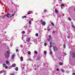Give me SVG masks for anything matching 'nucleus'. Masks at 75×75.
<instances>
[{
  "instance_id": "1",
  "label": "nucleus",
  "mask_w": 75,
  "mask_h": 75,
  "mask_svg": "<svg viewBox=\"0 0 75 75\" xmlns=\"http://www.w3.org/2000/svg\"><path fill=\"white\" fill-rule=\"evenodd\" d=\"M6 48L8 50L6 52L5 54V57L6 58L8 59L10 57V56L9 55L10 54V50H9V48L8 46H6Z\"/></svg>"
},
{
  "instance_id": "2",
  "label": "nucleus",
  "mask_w": 75,
  "mask_h": 75,
  "mask_svg": "<svg viewBox=\"0 0 75 75\" xmlns=\"http://www.w3.org/2000/svg\"><path fill=\"white\" fill-rule=\"evenodd\" d=\"M53 46V49L54 51H58V48L56 47V44L54 43H52Z\"/></svg>"
},
{
  "instance_id": "3",
  "label": "nucleus",
  "mask_w": 75,
  "mask_h": 75,
  "mask_svg": "<svg viewBox=\"0 0 75 75\" xmlns=\"http://www.w3.org/2000/svg\"><path fill=\"white\" fill-rule=\"evenodd\" d=\"M10 14L9 13H7L6 15V16H7V17L8 18H9V17H12L13 16H14V15H15V13L13 14L11 16H10Z\"/></svg>"
},
{
  "instance_id": "4",
  "label": "nucleus",
  "mask_w": 75,
  "mask_h": 75,
  "mask_svg": "<svg viewBox=\"0 0 75 75\" xmlns=\"http://www.w3.org/2000/svg\"><path fill=\"white\" fill-rule=\"evenodd\" d=\"M40 22L41 24H42L44 26L46 24V23H45V22L43 21L42 20H40Z\"/></svg>"
},
{
  "instance_id": "5",
  "label": "nucleus",
  "mask_w": 75,
  "mask_h": 75,
  "mask_svg": "<svg viewBox=\"0 0 75 75\" xmlns=\"http://www.w3.org/2000/svg\"><path fill=\"white\" fill-rule=\"evenodd\" d=\"M51 36H48V38H47L48 41H50V40H51Z\"/></svg>"
},
{
  "instance_id": "6",
  "label": "nucleus",
  "mask_w": 75,
  "mask_h": 75,
  "mask_svg": "<svg viewBox=\"0 0 75 75\" xmlns=\"http://www.w3.org/2000/svg\"><path fill=\"white\" fill-rule=\"evenodd\" d=\"M15 54H13L12 55V57H11V59H14V58L15 57Z\"/></svg>"
},
{
  "instance_id": "7",
  "label": "nucleus",
  "mask_w": 75,
  "mask_h": 75,
  "mask_svg": "<svg viewBox=\"0 0 75 75\" xmlns=\"http://www.w3.org/2000/svg\"><path fill=\"white\" fill-rule=\"evenodd\" d=\"M72 28H74L73 31H75V26H74V25H72Z\"/></svg>"
},
{
  "instance_id": "8",
  "label": "nucleus",
  "mask_w": 75,
  "mask_h": 75,
  "mask_svg": "<svg viewBox=\"0 0 75 75\" xmlns=\"http://www.w3.org/2000/svg\"><path fill=\"white\" fill-rule=\"evenodd\" d=\"M27 34H29L30 33H31V30L29 29H28L27 30Z\"/></svg>"
},
{
  "instance_id": "9",
  "label": "nucleus",
  "mask_w": 75,
  "mask_h": 75,
  "mask_svg": "<svg viewBox=\"0 0 75 75\" xmlns=\"http://www.w3.org/2000/svg\"><path fill=\"white\" fill-rule=\"evenodd\" d=\"M72 55V57L73 58H75V53H73Z\"/></svg>"
},
{
  "instance_id": "10",
  "label": "nucleus",
  "mask_w": 75,
  "mask_h": 75,
  "mask_svg": "<svg viewBox=\"0 0 75 75\" xmlns=\"http://www.w3.org/2000/svg\"><path fill=\"white\" fill-rule=\"evenodd\" d=\"M33 13V11H29L28 13V14H32Z\"/></svg>"
},
{
  "instance_id": "11",
  "label": "nucleus",
  "mask_w": 75,
  "mask_h": 75,
  "mask_svg": "<svg viewBox=\"0 0 75 75\" xmlns=\"http://www.w3.org/2000/svg\"><path fill=\"white\" fill-rule=\"evenodd\" d=\"M29 41H30V38H28L26 40V41H27V42H28Z\"/></svg>"
},
{
  "instance_id": "12",
  "label": "nucleus",
  "mask_w": 75,
  "mask_h": 75,
  "mask_svg": "<svg viewBox=\"0 0 75 75\" xmlns=\"http://www.w3.org/2000/svg\"><path fill=\"white\" fill-rule=\"evenodd\" d=\"M6 44L5 43H3L1 45V46H6Z\"/></svg>"
},
{
  "instance_id": "13",
  "label": "nucleus",
  "mask_w": 75,
  "mask_h": 75,
  "mask_svg": "<svg viewBox=\"0 0 75 75\" xmlns=\"http://www.w3.org/2000/svg\"><path fill=\"white\" fill-rule=\"evenodd\" d=\"M3 37L4 39H6V38H7V37L6 35L4 36Z\"/></svg>"
},
{
  "instance_id": "14",
  "label": "nucleus",
  "mask_w": 75,
  "mask_h": 75,
  "mask_svg": "<svg viewBox=\"0 0 75 75\" xmlns=\"http://www.w3.org/2000/svg\"><path fill=\"white\" fill-rule=\"evenodd\" d=\"M47 51H44V55H46L47 54Z\"/></svg>"
},
{
  "instance_id": "15",
  "label": "nucleus",
  "mask_w": 75,
  "mask_h": 75,
  "mask_svg": "<svg viewBox=\"0 0 75 75\" xmlns=\"http://www.w3.org/2000/svg\"><path fill=\"white\" fill-rule=\"evenodd\" d=\"M16 64H12V67H16Z\"/></svg>"
},
{
  "instance_id": "16",
  "label": "nucleus",
  "mask_w": 75,
  "mask_h": 75,
  "mask_svg": "<svg viewBox=\"0 0 75 75\" xmlns=\"http://www.w3.org/2000/svg\"><path fill=\"white\" fill-rule=\"evenodd\" d=\"M20 59L21 61H23V57H21L20 58Z\"/></svg>"
},
{
  "instance_id": "17",
  "label": "nucleus",
  "mask_w": 75,
  "mask_h": 75,
  "mask_svg": "<svg viewBox=\"0 0 75 75\" xmlns=\"http://www.w3.org/2000/svg\"><path fill=\"white\" fill-rule=\"evenodd\" d=\"M15 70L16 71H17L18 70V67H16V68L15 69Z\"/></svg>"
},
{
  "instance_id": "18",
  "label": "nucleus",
  "mask_w": 75,
  "mask_h": 75,
  "mask_svg": "<svg viewBox=\"0 0 75 75\" xmlns=\"http://www.w3.org/2000/svg\"><path fill=\"white\" fill-rule=\"evenodd\" d=\"M59 64L60 65H63V63L61 62H59Z\"/></svg>"
},
{
  "instance_id": "19",
  "label": "nucleus",
  "mask_w": 75,
  "mask_h": 75,
  "mask_svg": "<svg viewBox=\"0 0 75 75\" xmlns=\"http://www.w3.org/2000/svg\"><path fill=\"white\" fill-rule=\"evenodd\" d=\"M22 18L23 19L24 18H27V17L26 16H24L22 17Z\"/></svg>"
},
{
  "instance_id": "20",
  "label": "nucleus",
  "mask_w": 75,
  "mask_h": 75,
  "mask_svg": "<svg viewBox=\"0 0 75 75\" xmlns=\"http://www.w3.org/2000/svg\"><path fill=\"white\" fill-rule=\"evenodd\" d=\"M2 72H4L5 74H6V71L5 70H2Z\"/></svg>"
},
{
  "instance_id": "21",
  "label": "nucleus",
  "mask_w": 75,
  "mask_h": 75,
  "mask_svg": "<svg viewBox=\"0 0 75 75\" xmlns=\"http://www.w3.org/2000/svg\"><path fill=\"white\" fill-rule=\"evenodd\" d=\"M6 64L4 63L3 64V67H6Z\"/></svg>"
},
{
  "instance_id": "22",
  "label": "nucleus",
  "mask_w": 75,
  "mask_h": 75,
  "mask_svg": "<svg viewBox=\"0 0 75 75\" xmlns=\"http://www.w3.org/2000/svg\"><path fill=\"white\" fill-rule=\"evenodd\" d=\"M63 47H64V48H66V45H65V44H64V45H63Z\"/></svg>"
},
{
  "instance_id": "23",
  "label": "nucleus",
  "mask_w": 75,
  "mask_h": 75,
  "mask_svg": "<svg viewBox=\"0 0 75 75\" xmlns=\"http://www.w3.org/2000/svg\"><path fill=\"white\" fill-rule=\"evenodd\" d=\"M10 45L11 46V47H12L13 46V43L12 42L10 44Z\"/></svg>"
},
{
  "instance_id": "24",
  "label": "nucleus",
  "mask_w": 75,
  "mask_h": 75,
  "mask_svg": "<svg viewBox=\"0 0 75 75\" xmlns=\"http://www.w3.org/2000/svg\"><path fill=\"white\" fill-rule=\"evenodd\" d=\"M65 5H64V4H62L60 6H61L62 7H64V6Z\"/></svg>"
},
{
  "instance_id": "25",
  "label": "nucleus",
  "mask_w": 75,
  "mask_h": 75,
  "mask_svg": "<svg viewBox=\"0 0 75 75\" xmlns=\"http://www.w3.org/2000/svg\"><path fill=\"white\" fill-rule=\"evenodd\" d=\"M47 11H47V9H45L44 11V12L45 13V12H47Z\"/></svg>"
},
{
  "instance_id": "26",
  "label": "nucleus",
  "mask_w": 75,
  "mask_h": 75,
  "mask_svg": "<svg viewBox=\"0 0 75 75\" xmlns=\"http://www.w3.org/2000/svg\"><path fill=\"white\" fill-rule=\"evenodd\" d=\"M34 53H35V54H38V52L37 51H36L35 50V51H34Z\"/></svg>"
},
{
  "instance_id": "27",
  "label": "nucleus",
  "mask_w": 75,
  "mask_h": 75,
  "mask_svg": "<svg viewBox=\"0 0 75 75\" xmlns=\"http://www.w3.org/2000/svg\"><path fill=\"white\" fill-rule=\"evenodd\" d=\"M9 62H8V61H7V60H6V64H9Z\"/></svg>"
},
{
  "instance_id": "28",
  "label": "nucleus",
  "mask_w": 75,
  "mask_h": 75,
  "mask_svg": "<svg viewBox=\"0 0 75 75\" xmlns=\"http://www.w3.org/2000/svg\"><path fill=\"white\" fill-rule=\"evenodd\" d=\"M1 18H4V16H1Z\"/></svg>"
},
{
  "instance_id": "29",
  "label": "nucleus",
  "mask_w": 75,
  "mask_h": 75,
  "mask_svg": "<svg viewBox=\"0 0 75 75\" xmlns=\"http://www.w3.org/2000/svg\"><path fill=\"white\" fill-rule=\"evenodd\" d=\"M50 54H52V52L51 50H50Z\"/></svg>"
},
{
  "instance_id": "30",
  "label": "nucleus",
  "mask_w": 75,
  "mask_h": 75,
  "mask_svg": "<svg viewBox=\"0 0 75 75\" xmlns=\"http://www.w3.org/2000/svg\"><path fill=\"white\" fill-rule=\"evenodd\" d=\"M61 72H64V70H63V69H61Z\"/></svg>"
},
{
  "instance_id": "31",
  "label": "nucleus",
  "mask_w": 75,
  "mask_h": 75,
  "mask_svg": "<svg viewBox=\"0 0 75 75\" xmlns=\"http://www.w3.org/2000/svg\"><path fill=\"white\" fill-rule=\"evenodd\" d=\"M38 40H39V41L40 42V41H41V38H38Z\"/></svg>"
},
{
  "instance_id": "32",
  "label": "nucleus",
  "mask_w": 75,
  "mask_h": 75,
  "mask_svg": "<svg viewBox=\"0 0 75 75\" xmlns=\"http://www.w3.org/2000/svg\"><path fill=\"white\" fill-rule=\"evenodd\" d=\"M29 23L30 24H31V21H29Z\"/></svg>"
},
{
  "instance_id": "33",
  "label": "nucleus",
  "mask_w": 75,
  "mask_h": 75,
  "mask_svg": "<svg viewBox=\"0 0 75 75\" xmlns=\"http://www.w3.org/2000/svg\"><path fill=\"white\" fill-rule=\"evenodd\" d=\"M51 24L53 26H54V23L53 22H52Z\"/></svg>"
},
{
  "instance_id": "34",
  "label": "nucleus",
  "mask_w": 75,
  "mask_h": 75,
  "mask_svg": "<svg viewBox=\"0 0 75 75\" xmlns=\"http://www.w3.org/2000/svg\"><path fill=\"white\" fill-rule=\"evenodd\" d=\"M35 35L36 37H38V33H36L35 34Z\"/></svg>"
},
{
  "instance_id": "35",
  "label": "nucleus",
  "mask_w": 75,
  "mask_h": 75,
  "mask_svg": "<svg viewBox=\"0 0 75 75\" xmlns=\"http://www.w3.org/2000/svg\"><path fill=\"white\" fill-rule=\"evenodd\" d=\"M22 34H25V31H23L22 32Z\"/></svg>"
},
{
  "instance_id": "36",
  "label": "nucleus",
  "mask_w": 75,
  "mask_h": 75,
  "mask_svg": "<svg viewBox=\"0 0 75 75\" xmlns=\"http://www.w3.org/2000/svg\"><path fill=\"white\" fill-rule=\"evenodd\" d=\"M10 75H14V73H11L10 74Z\"/></svg>"
},
{
  "instance_id": "37",
  "label": "nucleus",
  "mask_w": 75,
  "mask_h": 75,
  "mask_svg": "<svg viewBox=\"0 0 75 75\" xmlns=\"http://www.w3.org/2000/svg\"><path fill=\"white\" fill-rule=\"evenodd\" d=\"M28 54H29V55H30V54H31V52H30V51H28Z\"/></svg>"
},
{
  "instance_id": "38",
  "label": "nucleus",
  "mask_w": 75,
  "mask_h": 75,
  "mask_svg": "<svg viewBox=\"0 0 75 75\" xmlns=\"http://www.w3.org/2000/svg\"><path fill=\"white\" fill-rule=\"evenodd\" d=\"M47 43H44V45H45V46H47Z\"/></svg>"
},
{
  "instance_id": "39",
  "label": "nucleus",
  "mask_w": 75,
  "mask_h": 75,
  "mask_svg": "<svg viewBox=\"0 0 75 75\" xmlns=\"http://www.w3.org/2000/svg\"><path fill=\"white\" fill-rule=\"evenodd\" d=\"M58 10H57L56 9L55 10V13H58Z\"/></svg>"
},
{
  "instance_id": "40",
  "label": "nucleus",
  "mask_w": 75,
  "mask_h": 75,
  "mask_svg": "<svg viewBox=\"0 0 75 75\" xmlns=\"http://www.w3.org/2000/svg\"><path fill=\"white\" fill-rule=\"evenodd\" d=\"M68 19L70 21H71V19L70 18H69Z\"/></svg>"
},
{
  "instance_id": "41",
  "label": "nucleus",
  "mask_w": 75,
  "mask_h": 75,
  "mask_svg": "<svg viewBox=\"0 0 75 75\" xmlns=\"http://www.w3.org/2000/svg\"><path fill=\"white\" fill-rule=\"evenodd\" d=\"M30 45H31V44H29L28 45V47H30Z\"/></svg>"
},
{
  "instance_id": "42",
  "label": "nucleus",
  "mask_w": 75,
  "mask_h": 75,
  "mask_svg": "<svg viewBox=\"0 0 75 75\" xmlns=\"http://www.w3.org/2000/svg\"><path fill=\"white\" fill-rule=\"evenodd\" d=\"M68 38L69 39L70 38H71V36H68Z\"/></svg>"
},
{
  "instance_id": "43",
  "label": "nucleus",
  "mask_w": 75,
  "mask_h": 75,
  "mask_svg": "<svg viewBox=\"0 0 75 75\" xmlns=\"http://www.w3.org/2000/svg\"><path fill=\"white\" fill-rule=\"evenodd\" d=\"M20 47L21 48H23V45H20Z\"/></svg>"
},
{
  "instance_id": "44",
  "label": "nucleus",
  "mask_w": 75,
  "mask_h": 75,
  "mask_svg": "<svg viewBox=\"0 0 75 75\" xmlns=\"http://www.w3.org/2000/svg\"><path fill=\"white\" fill-rule=\"evenodd\" d=\"M37 59H38V60H39L40 59V57H37Z\"/></svg>"
},
{
  "instance_id": "45",
  "label": "nucleus",
  "mask_w": 75,
  "mask_h": 75,
  "mask_svg": "<svg viewBox=\"0 0 75 75\" xmlns=\"http://www.w3.org/2000/svg\"><path fill=\"white\" fill-rule=\"evenodd\" d=\"M56 70L57 71H59V69H57Z\"/></svg>"
},
{
  "instance_id": "46",
  "label": "nucleus",
  "mask_w": 75,
  "mask_h": 75,
  "mask_svg": "<svg viewBox=\"0 0 75 75\" xmlns=\"http://www.w3.org/2000/svg\"><path fill=\"white\" fill-rule=\"evenodd\" d=\"M49 26H50V25H49V26H48V27L47 28V29H50V27H49Z\"/></svg>"
},
{
  "instance_id": "47",
  "label": "nucleus",
  "mask_w": 75,
  "mask_h": 75,
  "mask_svg": "<svg viewBox=\"0 0 75 75\" xmlns=\"http://www.w3.org/2000/svg\"><path fill=\"white\" fill-rule=\"evenodd\" d=\"M72 75H75V73H72Z\"/></svg>"
},
{
  "instance_id": "48",
  "label": "nucleus",
  "mask_w": 75,
  "mask_h": 75,
  "mask_svg": "<svg viewBox=\"0 0 75 75\" xmlns=\"http://www.w3.org/2000/svg\"><path fill=\"white\" fill-rule=\"evenodd\" d=\"M47 30V31H50V30L51 29H48Z\"/></svg>"
},
{
  "instance_id": "49",
  "label": "nucleus",
  "mask_w": 75,
  "mask_h": 75,
  "mask_svg": "<svg viewBox=\"0 0 75 75\" xmlns=\"http://www.w3.org/2000/svg\"><path fill=\"white\" fill-rule=\"evenodd\" d=\"M5 68L6 69H7V68H8V67H7V66H6Z\"/></svg>"
},
{
  "instance_id": "50",
  "label": "nucleus",
  "mask_w": 75,
  "mask_h": 75,
  "mask_svg": "<svg viewBox=\"0 0 75 75\" xmlns=\"http://www.w3.org/2000/svg\"><path fill=\"white\" fill-rule=\"evenodd\" d=\"M50 45H52V42H50Z\"/></svg>"
},
{
  "instance_id": "51",
  "label": "nucleus",
  "mask_w": 75,
  "mask_h": 75,
  "mask_svg": "<svg viewBox=\"0 0 75 75\" xmlns=\"http://www.w3.org/2000/svg\"><path fill=\"white\" fill-rule=\"evenodd\" d=\"M52 47V45H50V48Z\"/></svg>"
},
{
  "instance_id": "52",
  "label": "nucleus",
  "mask_w": 75,
  "mask_h": 75,
  "mask_svg": "<svg viewBox=\"0 0 75 75\" xmlns=\"http://www.w3.org/2000/svg\"><path fill=\"white\" fill-rule=\"evenodd\" d=\"M1 73H3V71H2V70L1 71H0V74Z\"/></svg>"
},
{
  "instance_id": "53",
  "label": "nucleus",
  "mask_w": 75,
  "mask_h": 75,
  "mask_svg": "<svg viewBox=\"0 0 75 75\" xmlns=\"http://www.w3.org/2000/svg\"><path fill=\"white\" fill-rule=\"evenodd\" d=\"M29 60L30 61H31V59L30 58L29 59Z\"/></svg>"
},
{
  "instance_id": "54",
  "label": "nucleus",
  "mask_w": 75,
  "mask_h": 75,
  "mask_svg": "<svg viewBox=\"0 0 75 75\" xmlns=\"http://www.w3.org/2000/svg\"><path fill=\"white\" fill-rule=\"evenodd\" d=\"M66 72H67V73L68 74L69 73V72L68 71H67Z\"/></svg>"
},
{
  "instance_id": "55",
  "label": "nucleus",
  "mask_w": 75,
  "mask_h": 75,
  "mask_svg": "<svg viewBox=\"0 0 75 75\" xmlns=\"http://www.w3.org/2000/svg\"><path fill=\"white\" fill-rule=\"evenodd\" d=\"M34 67H35L36 66H37V64H35L34 65Z\"/></svg>"
},
{
  "instance_id": "56",
  "label": "nucleus",
  "mask_w": 75,
  "mask_h": 75,
  "mask_svg": "<svg viewBox=\"0 0 75 75\" xmlns=\"http://www.w3.org/2000/svg\"><path fill=\"white\" fill-rule=\"evenodd\" d=\"M70 55L72 54V52H71V51L70 52Z\"/></svg>"
},
{
  "instance_id": "57",
  "label": "nucleus",
  "mask_w": 75,
  "mask_h": 75,
  "mask_svg": "<svg viewBox=\"0 0 75 75\" xmlns=\"http://www.w3.org/2000/svg\"><path fill=\"white\" fill-rule=\"evenodd\" d=\"M29 71H31V69H29V70H28Z\"/></svg>"
},
{
  "instance_id": "58",
  "label": "nucleus",
  "mask_w": 75,
  "mask_h": 75,
  "mask_svg": "<svg viewBox=\"0 0 75 75\" xmlns=\"http://www.w3.org/2000/svg\"><path fill=\"white\" fill-rule=\"evenodd\" d=\"M64 54H65V55H67V53H66L65 52L64 53Z\"/></svg>"
},
{
  "instance_id": "59",
  "label": "nucleus",
  "mask_w": 75,
  "mask_h": 75,
  "mask_svg": "<svg viewBox=\"0 0 75 75\" xmlns=\"http://www.w3.org/2000/svg\"><path fill=\"white\" fill-rule=\"evenodd\" d=\"M52 33H53L54 34H55V31H53L52 32Z\"/></svg>"
},
{
  "instance_id": "60",
  "label": "nucleus",
  "mask_w": 75,
  "mask_h": 75,
  "mask_svg": "<svg viewBox=\"0 0 75 75\" xmlns=\"http://www.w3.org/2000/svg\"><path fill=\"white\" fill-rule=\"evenodd\" d=\"M18 49H16V52H18Z\"/></svg>"
},
{
  "instance_id": "61",
  "label": "nucleus",
  "mask_w": 75,
  "mask_h": 75,
  "mask_svg": "<svg viewBox=\"0 0 75 75\" xmlns=\"http://www.w3.org/2000/svg\"><path fill=\"white\" fill-rule=\"evenodd\" d=\"M23 38H24V37L23 36L22 37V39L23 40Z\"/></svg>"
},
{
  "instance_id": "62",
  "label": "nucleus",
  "mask_w": 75,
  "mask_h": 75,
  "mask_svg": "<svg viewBox=\"0 0 75 75\" xmlns=\"http://www.w3.org/2000/svg\"><path fill=\"white\" fill-rule=\"evenodd\" d=\"M13 38V37H12V38H11V40H12V41H13V39H14V38Z\"/></svg>"
},
{
  "instance_id": "63",
  "label": "nucleus",
  "mask_w": 75,
  "mask_h": 75,
  "mask_svg": "<svg viewBox=\"0 0 75 75\" xmlns=\"http://www.w3.org/2000/svg\"><path fill=\"white\" fill-rule=\"evenodd\" d=\"M22 68L23 69H24V67H23Z\"/></svg>"
},
{
  "instance_id": "64",
  "label": "nucleus",
  "mask_w": 75,
  "mask_h": 75,
  "mask_svg": "<svg viewBox=\"0 0 75 75\" xmlns=\"http://www.w3.org/2000/svg\"><path fill=\"white\" fill-rule=\"evenodd\" d=\"M6 73H4V75H6Z\"/></svg>"
}]
</instances>
